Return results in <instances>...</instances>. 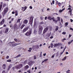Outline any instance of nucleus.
Instances as JSON below:
<instances>
[{
	"instance_id": "obj_1",
	"label": "nucleus",
	"mask_w": 73,
	"mask_h": 73,
	"mask_svg": "<svg viewBox=\"0 0 73 73\" xmlns=\"http://www.w3.org/2000/svg\"><path fill=\"white\" fill-rule=\"evenodd\" d=\"M8 9L7 7H5L4 9V11L3 14V16H5L7 14V13L8 12Z\"/></svg>"
},
{
	"instance_id": "obj_2",
	"label": "nucleus",
	"mask_w": 73,
	"mask_h": 73,
	"mask_svg": "<svg viewBox=\"0 0 73 73\" xmlns=\"http://www.w3.org/2000/svg\"><path fill=\"white\" fill-rule=\"evenodd\" d=\"M38 30L39 32H42V29H43V28H42V27L41 25H40L38 27Z\"/></svg>"
},
{
	"instance_id": "obj_3",
	"label": "nucleus",
	"mask_w": 73,
	"mask_h": 73,
	"mask_svg": "<svg viewBox=\"0 0 73 73\" xmlns=\"http://www.w3.org/2000/svg\"><path fill=\"white\" fill-rule=\"evenodd\" d=\"M49 28H48V27H46L44 29L43 33V34H45V33L46 32L48 31Z\"/></svg>"
},
{
	"instance_id": "obj_4",
	"label": "nucleus",
	"mask_w": 73,
	"mask_h": 73,
	"mask_svg": "<svg viewBox=\"0 0 73 73\" xmlns=\"http://www.w3.org/2000/svg\"><path fill=\"white\" fill-rule=\"evenodd\" d=\"M31 33L32 31L30 30L29 31L27 32L25 35L26 36H30V35L31 34Z\"/></svg>"
},
{
	"instance_id": "obj_5",
	"label": "nucleus",
	"mask_w": 73,
	"mask_h": 73,
	"mask_svg": "<svg viewBox=\"0 0 73 73\" xmlns=\"http://www.w3.org/2000/svg\"><path fill=\"white\" fill-rule=\"evenodd\" d=\"M4 22H5V19H3L0 22V25H2L4 23Z\"/></svg>"
},
{
	"instance_id": "obj_6",
	"label": "nucleus",
	"mask_w": 73,
	"mask_h": 73,
	"mask_svg": "<svg viewBox=\"0 0 73 73\" xmlns=\"http://www.w3.org/2000/svg\"><path fill=\"white\" fill-rule=\"evenodd\" d=\"M29 29V27H27L26 28H25L23 30V33H24V32H26L27 31H28V29Z\"/></svg>"
},
{
	"instance_id": "obj_7",
	"label": "nucleus",
	"mask_w": 73,
	"mask_h": 73,
	"mask_svg": "<svg viewBox=\"0 0 73 73\" xmlns=\"http://www.w3.org/2000/svg\"><path fill=\"white\" fill-rule=\"evenodd\" d=\"M18 28V26H17V25L16 24H15L14 26V31H15L17 28Z\"/></svg>"
},
{
	"instance_id": "obj_8",
	"label": "nucleus",
	"mask_w": 73,
	"mask_h": 73,
	"mask_svg": "<svg viewBox=\"0 0 73 73\" xmlns=\"http://www.w3.org/2000/svg\"><path fill=\"white\" fill-rule=\"evenodd\" d=\"M27 7L26 6H25V7H22V11H25L27 9Z\"/></svg>"
},
{
	"instance_id": "obj_9",
	"label": "nucleus",
	"mask_w": 73,
	"mask_h": 73,
	"mask_svg": "<svg viewBox=\"0 0 73 73\" xmlns=\"http://www.w3.org/2000/svg\"><path fill=\"white\" fill-rule=\"evenodd\" d=\"M22 67H23V64H19L17 66V68H18L19 69L21 68H22Z\"/></svg>"
},
{
	"instance_id": "obj_10",
	"label": "nucleus",
	"mask_w": 73,
	"mask_h": 73,
	"mask_svg": "<svg viewBox=\"0 0 73 73\" xmlns=\"http://www.w3.org/2000/svg\"><path fill=\"white\" fill-rule=\"evenodd\" d=\"M3 6V2H1L0 3V12L1 10V9L2 8V7Z\"/></svg>"
},
{
	"instance_id": "obj_11",
	"label": "nucleus",
	"mask_w": 73,
	"mask_h": 73,
	"mask_svg": "<svg viewBox=\"0 0 73 73\" xmlns=\"http://www.w3.org/2000/svg\"><path fill=\"white\" fill-rule=\"evenodd\" d=\"M13 42H9V44H10L9 45L10 46H13V44H12Z\"/></svg>"
},
{
	"instance_id": "obj_12",
	"label": "nucleus",
	"mask_w": 73,
	"mask_h": 73,
	"mask_svg": "<svg viewBox=\"0 0 73 73\" xmlns=\"http://www.w3.org/2000/svg\"><path fill=\"white\" fill-rule=\"evenodd\" d=\"M52 19L53 21H54V22H55V23H57V20H55V19H54V17L52 18Z\"/></svg>"
},
{
	"instance_id": "obj_13",
	"label": "nucleus",
	"mask_w": 73,
	"mask_h": 73,
	"mask_svg": "<svg viewBox=\"0 0 73 73\" xmlns=\"http://www.w3.org/2000/svg\"><path fill=\"white\" fill-rule=\"evenodd\" d=\"M28 21L27 20H25L24 21V24H27V23H28Z\"/></svg>"
},
{
	"instance_id": "obj_14",
	"label": "nucleus",
	"mask_w": 73,
	"mask_h": 73,
	"mask_svg": "<svg viewBox=\"0 0 73 73\" xmlns=\"http://www.w3.org/2000/svg\"><path fill=\"white\" fill-rule=\"evenodd\" d=\"M2 67L3 69H5L6 67V64H4L3 65Z\"/></svg>"
},
{
	"instance_id": "obj_15",
	"label": "nucleus",
	"mask_w": 73,
	"mask_h": 73,
	"mask_svg": "<svg viewBox=\"0 0 73 73\" xmlns=\"http://www.w3.org/2000/svg\"><path fill=\"white\" fill-rule=\"evenodd\" d=\"M54 47H56V46H59V43H58V44H54Z\"/></svg>"
},
{
	"instance_id": "obj_16",
	"label": "nucleus",
	"mask_w": 73,
	"mask_h": 73,
	"mask_svg": "<svg viewBox=\"0 0 73 73\" xmlns=\"http://www.w3.org/2000/svg\"><path fill=\"white\" fill-rule=\"evenodd\" d=\"M32 63H33V62H32V61H31V62H30L29 63V65H30V66L32 65Z\"/></svg>"
},
{
	"instance_id": "obj_17",
	"label": "nucleus",
	"mask_w": 73,
	"mask_h": 73,
	"mask_svg": "<svg viewBox=\"0 0 73 73\" xmlns=\"http://www.w3.org/2000/svg\"><path fill=\"white\" fill-rule=\"evenodd\" d=\"M19 44H18V43H15L14 44H13V47L15 46H16V45H19Z\"/></svg>"
},
{
	"instance_id": "obj_18",
	"label": "nucleus",
	"mask_w": 73,
	"mask_h": 73,
	"mask_svg": "<svg viewBox=\"0 0 73 73\" xmlns=\"http://www.w3.org/2000/svg\"><path fill=\"white\" fill-rule=\"evenodd\" d=\"M18 15V12L17 11H15V16H17Z\"/></svg>"
},
{
	"instance_id": "obj_19",
	"label": "nucleus",
	"mask_w": 73,
	"mask_h": 73,
	"mask_svg": "<svg viewBox=\"0 0 73 73\" xmlns=\"http://www.w3.org/2000/svg\"><path fill=\"white\" fill-rule=\"evenodd\" d=\"M52 17H51L49 16L48 17L47 19H49V20H52Z\"/></svg>"
},
{
	"instance_id": "obj_20",
	"label": "nucleus",
	"mask_w": 73,
	"mask_h": 73,
	"mask_svg": "<svg viewBox=\"0 0 73 73\" xmlns=\"http://www.w3.org/2000/svg\"><path fill=\"white\" fill-rule=\"evenodd\" d=\"M55 31H57L58 30V27L57 26H56Z\"/></svg>"
},
{
	"instance_id": "obj_21",
	"label": "nucleus",
	"mask_w": 73,
	"mask_h": 73,
	"mask_svg": "<svg viewBox=\"0 0 73 73\" xmlns=\"http://www.w3.org/2000/svg\"><path fill=\"white\" fill-rule=\"evenodd\" d=\"M33 17H30V21H33Z\"/></svg>"
},
{
	"instance_id": "obj_22",
	"label": "nucleus",
	"mask_w": 73,
	"mask_h": 73,
	"mask_svg": "<svg viewBox=\"0 0 73 73\" xmlns=\"http://www.w3.org/2000/svg\"><path fill=\"white\" fill-rule=\"evenodd\" d=\"M24 27H25V25H24V24L23 25H22L21 26V29H23V28H24Z\"/></svg>"
},
{
	"instance_id": "obj_23",
	"label": "nucleus",
	"mask_w": 73,
	"mask_h": 73,
	"mask_svg": "<svg viewBox=\"0 0 73 73\" xmlns=\"http://www.w3.org/2000/svg\"><path fill=\"white\" fill-rule=\"evenodd\" d=\"M8 28H7L6 30H5V33H7L8 32Z\"/></svg>"
},
{
	"instance_id": "obj_24",
	"label": "nucleus",
	"mask_w": 73,
	"mask_h": 73,
	"mask_svg": "<svg viewBox=\"0 0 73 73\" xmlns=\"http://www.w3.org/2000/svg\"><path fill=\"white\" fill-rule=\"evenodd\" d=\"M66 56H65L62 59V61H64V60H66Z\"/></svg>"
},
{
	"instance_id": "obj_25",
	"label": "nucleus",
	"mask_w": 73,
	"mask_h": 73,
	"mask_svg": "<svg viewBox=\"0 0 73 73\" xmlns=\"http://www.w3.org/2000/svg\"><path fill=\"white\" fill-rule=\"evenodd\" d=\"M73 40H72L70 42H68V44L69 45V44H71V43H72V42H73Z\"/></svg>"
},
{
	"instance_id": "obj_26",
	"label": "nucleus",
	"mask_w": 73,
	"mask_h": 73,
	"mask_svg": "<svg viewBox=\"0 0 73 73\" xmlns=\"http://www.w3.org/2000/svg\"><path fill=\"white\" fill-rule=\"evenodd\" d=\"M35 47L36 49H39V45H36Z\"/></svg>"
},
{
	"instance_id": "obj_27",
	"label": "nucleus",
	"mask_w": 73,
	"mask_h": 73,
	"mask_svg": "<svg viewBox=\"0 0 73 73\" xmlns=\"http://www.w3.org/2000/svg\"><path fill=\"white\" fill-rule=\"evenodd\" d=\"M29 67V66H28L27 65L25 67V69H27L28 68V67Z\"/></svg>"
},
{
	"instance_id": "obj_28",
	"label": "nucleus",
	"mask_w": 73,
	"mask_h": 73,
	"mask_svg": "<svg viewBox=\"0 0 73 73\" xmlns=\"http://www.w3.org/2000/svg\"><path fill=\"white\" fill-rule=\"evenodd\" d=\"M57 21H60V17H57Z\"/></svg>"
},
{
	"instance_id": "obj_29",
	"label": "nucleus",
	"mask_w": 73,
	"mask_h": 73,
	"mask_svg": "<svg viewBox=\"0 0 73 73\" xmlns=\"http://www.w3.org/2000/svg\"><path fill=\"white\" fill-rule=\"evenodd\" d=\"M51 34L50 33H48V34H47V37H50V36Z\"/></svg>"
},
{
	"instance_id": "obj_30",
	"label": "nucleus",
	"mask_w": 73,
	"mask_h": 73,
	"mask_svg": "<svg viewBox=\"0 0 73 73\" xmlns=\"http://www.w3.org/2000/svg\"><path fill=\"white\" fill-rule=\"evenodd\" d=\"M36 58H37V57H36V55H34V58L33 59H34L35 60L36 59Z\"/></svg>"
},
{
	"instance_id": "obj_31",
	"label": "nucleus",
	"mask_w": 73,
	"mask_h": 73,
	"mask_svg": "<svg viewBox=\"0 0 73 73\" xmlns=\"http://www.w3.org/2000/svg\"><path fill=\"white\" fill-rule=\"evenodd\" d=\"M49 29L50 30V31H52V27L51 26H50L49 27Z\"/></svg>"
},
{
	"instance_id": "obj_32",
	"label": "nucleus",
	"mask_w": 73,
	"mask_h": 73,
	"mask_svg": "<svg viewBox=\"0 0 73 73\" xmlns=\"http://www.w3.org/2000/svg\"><path fill=\"white\" fill-rule=\"evenodd\" d=\"M69 12L70 13V15H71V16L72 13V11H71V10H70L69 11Z\"/></svg>"
},
{
	"instance_id": "obj_33",
	"label": "nucleus",
	"mask_w": 73,
	"mask_h": 73,
	"mask_svg": "<svg viewBox=\"0 0 73 73\" xmlns=\"http://www.w3.org/2000/svg\"><path fill=\"white\" fill-rule=\"evenodd\" d=\"M68 25V23H65V27H67V25Z\"/></svg>"
},
{
	"instance_id": "obj_34",
	"label": "nucleus",
	"mask_w": 73,
	"mask_h": 73,
	"mask_svg": "<svg viewBox=\"0 0 73 73\" xmlns=\"http://www.w3.org/2000/svg\"><path fill=\"white\" fill-rule=\"evenodd\" d=\"M20 55H18L17 56H16V58H18L19 57H20Z\"/></svg>"
},
{
	"instance_id": "obj_35",
	"label": "nucleus",
	"mask_w": 73,
	"mask_h": 73,
	"mask_svg": "<svg viewBox=\"0 0 73 73\" xmlns=\"http://www.w3.org/2000/svg\"><path fill=\"white\" fill-rule=\"evenodd\" d=\"M11 68V67L10 66H8V70H9V69H10V68Z\"/></svg>"
},
{
	"instance_id": "obj_36",
	"label": "nucleus",
	"mask_w": 73,
	"mask_h": 73,
	"mask_svg": "<svg viewBox=\"0 0 73 73\" xmlns=\"http://www.w3.org/2000/svg\"><path fill=\"white\" fill-rule=\"evenodd\" d=\"M50 45L51 48H52L53 47V44L52 43L50 44Z\"/></svg>"
},
{
	"instance_id": "obj_37",
	"label": "nucleus",
	"mask_w": 73,
	"mask_h": 73,
	"mask_svg": "<svg viewBox=\"0 0 73 73\" xmlns=\"http://www.w3.org/2000/svg\"><path fill=\"white\" fill-rule=\"evenodd\" d=\"M20 20H21V19H18L17 21V23H20Z\"/></svg>"
},
{
	"instance_id": "obj_38",
	"label": "nucleus",
	"mask_w": 73,
	"mask_h": 73,
	"mask_svg": "<svg viewBox=\"0 0 73 73\" xmlns=\"http://www.w3.org/2000/svg\"><path fill=\"white\" fill-rule=\"evenodd\" d=\"M32 23H33V21H30V23L29 24L31 25L32 24Z\"/></svg>"
},
{
	"instance_id": "obj_39",
	"label": "nucleus",
	"mask_w": 73,
	"mask_h": 73,
	"mask_svg": "<svg viewBox=\"0 0 73 73\" xmlns=\"http://www.w3.org/2000/svg\"><path fill=\"white\" fill-rule=\"evenodd\" d=\"M7 62H11V60L10 59H9L8 60H7Z\"/></svg>"
},
{
	"instance_id": "obj_40",
	"label": "nucleus",
	"mask_w": 73,
	"mask_h": 73,
	"mask_svg": "<svg viewBox=\"0 0 73 73\" xmlns=\"http://www.w3.org/2000/svg\"><path fill=\"white\" fill-rule=\"evenodd\" d=\"M1 18H2V15H1L0 13V19H1Z\"/></svg>"
},
{
	"instance_id": "obj_41",
	"label": "nucleus",
	"mask_w": 73,
	"mask_h": 73,
	"mask_svg": "<svg viewBox=\"0 0 73 73\" xmlns=\"http://www.w3.org/2000/svg\"><path fill=\"white\" fill-rule=\"evenodd\" d=\"M59 12H60V13H61V12H62V10H60L59 11Z\"/></svg>"
},
{
	"instance_id": "obj_42",
	"label": "nucleus",
	"mask_w": 73,
	"mask_h": 73,
	"mask_svg": "<svg viewBox=\"0 0 73 73\" xmlns=\"http://www.w3.org/2000/svg\"><path fill=\"white\" fill-rule=\"evenodd\" d=\"M63 35H65L66 34V32H63L62 33Z\"/></svg>"
},
{
	"instance_id": "obj_43",
	"label": "nucleus",
	"mask_w": 73,
	"mask_h": 73,
	"mask_svg": "<svg viewBox=\"0 0 73 73\" xmlns=\"http://www.w3.org/2000/svg\"><path fill=\"white\" fill-rule=\"evenodd\" d=\"M44 60V62H46V61H48V59H45Z\"/></svg>"
},
{
	"instance_id": "obj_44",
	"label": "nucleus",
	"mask_w": 73,
	"mask_h": 73,
	"mask_svg": "<svg viewBox=\"0 0 73 73\" xmlns=\"http://www.w3.org/2000/svg\"><path fill=\"white\" fill-rule=\"evenodd\" d=\"M58 43L59 44V46H62V44L61 43Z\"/></svg>"
},
{
	"instance_id": "obj_45",
	"label": "nucleus",
	"mask_w": 73,
	"mask_h": 73,
	"mask_svg": "<svg viewBox=\"0 0 73 73\" xmlns=\"http://www.w3.org/2000/svg\"><path fill=\"white\" fill-rule=\"evenodd\" d=\"M43 19H44V18L42 16L40 17V19L41 20H43Z\"/></svg>"
},
{
	"instance_id": "obj_46",
	"label": "nucleus",
	"mask_w": 73,
	"mask_h": 73,
	"mask_svg": "<svg viewBox=\"0 0 73 73\" xmlns=\"http://www.w3.org/2000/svg\"><path fill=\"white\" fill-rule=\"evenodd\" d=\"M70 30H71V31H73V28H70Z\"/></svg>"
},
{
	"instance_id": "obj_47",
	"label": "nucleus",
	"mask_w": 73,
	"mask_h": 73,
	"mask_svg": "<svg viewBox=\"0 0 73 73\" xmlns=\"http://www.w3.org/2000/svg\"><path fill=\"white\" fill-rule=\"evenodd\" d=\"M61 3H58V5L59 6H61Z\"/></svg>"
},
{
	"instance_id": "obj_48",
	"label": "nucleus",
	"mask_w": 73,
	"mask_h": 73,
	"mask_svg": "<svg viewBox=\"0 0 73 73\" xmlns=\"http://www.w3.org/2000/svg\"><path fill=\"white\" fill-rule=\"evenodd\" d=\"M65 49H66V46H65V47L64 48V50H63V52H64V51H65Z\"/></svg>"
},
{
	"instance_id": "obj_49",
	"label": "nucleus",
	"mask_w": 73,
	"mask_h": 73,
	"mask_svg": "<svg viewBox=\"0 0 73 73\" xmlns=\"http://www.w3.org/2000/svg\"><path fill=\"white\" fill-rule=\"evenodd\" d=\"M27 72H28V73H31L30 70H29L27 71Z\"/></svg>"
},
{
	"instance_id": "obj_50",
	"label": "nucleus",
	"mask_w": 73,
	"mask_h": 73,
	"mask_svg": "<svg viewBox=\"0 0 73 73\" xmlns=\"http://www.w3.org/2000/svg\"><path fill=\"white\" fill-rule=\"evenodd\" d=\"M14 40H15V41L16 42H17V39H16V38Z\"/></svg>"
},
{
	"instance_id": "obj_51",
	"label": "nucleus",
	"mask_w": 73,
	"mask_h": 73,
	"mask_svg": "<svg viewBox=\"0 0 73 73\" xmlns=\"http://www.w3.org/2000/svg\"><path fill=\"white\" fill-rule=\"evenodd\" d=\"M52 3L53 4H54V0L52 1Z\"/></svg>"
},
{
	"instance_id": "obj_52",
	"label": "nucleus",
	"mask_w": 73,
	"mask_h": 73,
	"mask_svg": "<svg viewBox=\"0 0 73 73\" xmlns=\"http://www.w3.org/2000/svg\"><path fill=\"white\" fill-rule=\"evenodd\" d=\"M14 18H13L11 19V21H13Z\"/></svg>"
},
{
	"instance_id": "obj_53",
	"label": "nucleus",
	"mask_w": 73,
	"mask_h": 73,
	"mask_svg": "<svg viewBox=\"0 0 73 73\" xmlns=\"http://www.w3.org/2000/svg\"><path fill=\"white\" fill-rule=\"evenodd\" d=\"M29 8L30 9H32L33 8V7H32L31 6H30Z\"/></svg>"
},
{
	"instance_id": "obj_54",
	"label": "nucleus",
	"mask_w": 73,
	"mask_h": 73,
	"mask_svg": "<svg viewBox=\"0 0 73 73\" xmlns=\"http://www.w3.org/2000/svg\"><path fill=\"white\" fill-rule=\"evenodd\" d=\"M2 73H6V72H5V71L3 70L2 72Z\"/></svg>"
},
{
	"instance_id": "obj_55",
	"label": "nucleus",
	"mask_w": 73,
	"mask_h": 73,
	"mask_svg": "<svg viewBox=\"0 0 73 73\" xmlns=\"http://www.w3.org/2000/svg\"><path fill=\"white\" fill-rule=\"evenodd\" d=\"M66 54H69V52H66Z\"/></svg>"
},
{
	"instance_id": "obj_56",
	"label": "nucleus",
	"mask_w": 73,
	"mask_h": 73,
	"mask_svg": "<svg viewBox=\"0 0 73 73\" xmlns=\"http://www.w3.org/2000/svg\"><path fill=\"white\" fill-rule=\"evenodd\" d=\"M12 14H15V12L13 11L12 13Z\"/></svg>"
},
{
	"instance_id": "obj_57",
	"label": "nucleus",
	"mask_w": 73,
	"mask_h": 73,
	"mask_svg": "<svg viewBox=\"0 0 73 73\" xmlns=\"http://www.w3.org/2000/svg\"><path fill=\"white\" fill-rule=\"evenodd\" d=\"M53 38V36H52L50 37V38Z\"/></svg>"
},
{
	"instance_id": "obj_58",
	"label": "nucleus",
	"mask_w": 73,
	"mask_h": 73,
	"mask_svg": "<svg viewBox=\"0 0 73 73\" xmlns=\"http://www.w3.org/2000/svg\"><path fill=\"white\" fill-rule=\"evenodd\" d=\"M54 56H55V55H53L52 56V58H53L54 57Z\"/></svg>"
},
{
	"instance_id": "obj_59",
	"label": "nucleus",
	"mask_w": 73,
	"mask_h": 73,
	"mask_svg": "<svg viewBox=\"0 0 73 73\" xmlns=\"http://www.w3.org/2000/svg\"><path fill=\"white\" fill-rule=\"evenodd\" d=\"M46 53H45V54H43L44 56H45L46 55Z\"/></svg>"
},
{
	"instance_id": "obj_60",
	"label": "nucleus",
	"mask_w": 73,
	"mask_h": 73,
	"mask_svg": "<svg viewBox=\"0 0 73 73\" xmlns=\"http://www.w3.org/2000/svg\"><path fill=\"white\" fill-rule=\"evenodd\" d=\"M60 66H61L62 65V63H60Z\"/></svg>"
},
{
	"instance_id": "obj_61",
	"label": "nucleus",
	"mask_w": 73,
	"mask_h": 73,
	"mask_svg": "<svg viewBox=\"0 0 73 73\" xmlns=\"http://www.w3.org/2000/svg\"><path fill=\"white\" fill-rule=\"evenodd\" d=\"M72 36V35H70V34L69 35V37H71Z\"/></svg>"
},
{
	"instance_id": "obj_62",
	"label": "nucleus",
	"mask_w": 73,
	"mask_h": 73,
	"mask_svg": "<svg viewBox=\"0 0 73 73\" xmlns=\"http://www.w3.org/2000/svg\"><path fill=\"white\" fill-rule=\"evenodd\" d=\"M70 21H71V22H73V20L72 19H70Z\"/></svg>"
},
{
	"instance_id": "obj_63",
	"label": "nucleus",
	"mask_w": 73,
	"mask_h": 73,
	"mask_svg": "<svg viewBox=\"0 0 73 73\" xmlns=\"http://www.w3.org/2000/svg\"><path fill=\"white\" fill-rule=\"evenodd\" d=\"M9 56H7L6 57L7 59H8L9 58Z\"/></svg>"
},
{
	"instance_id": "obj_64",
	"label": "nucleus",
	"mask_w": 73,
	"mask_h": 73,
	"mask_svg": "<svg viewBox=\"0 0 73 73\" xmlns=\"http://www.w3.org/2000/svg\"><path fill=\"white\" fill-rule=\"evenodd\" d=\"M70 72V70H68L66 71V72Z\"/></svg>"
}]
</instances>
